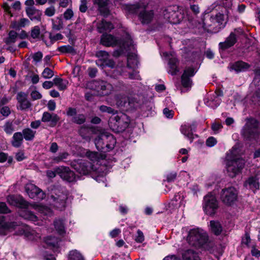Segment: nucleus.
I'll use <instances>...</instances> for the list:
<instances>
[{
	"label": "nucleus",
	"mask_w": 260,
	"mask_h": 260,
	"mask_svg": "<svg viewBox=\"0 0 260 260\" xmlns=\"http://www.w3.org/2000/svg\"><path fill=\"white\" fill-rule=\"evenodd\" d=\"M23 137L21 132L15 133L12 137L11 144L15 148H19L22 144Z\"/></svg>",
	"instance_id": "c756f323"
},
{
	"label": "nucleus",
	"mask_w": 260,
	"mask_h": 260,
	"mask_svg": "<svg viewBox=\"0 0 260 260\" xmlns=\"http://www.w3.org/2000/svg\"><path fill=\"white\" fill-rule=\"evenodd\" d=\"M177 177V173L172 172L167 175L166 178L168 182L174 181Z\"/></svg>",
	"instance_id": "338daca9"
},
{
	"label": "nucleus",
	"mask_w": 260,
	"mask_h": 260,
	"mask_svg": "<svg viewBox=\"0 0 260 260\" xmlns=\"http://www.w3.org/2000/svg\"><path fill=\"white\" fill-rule=\"evenodd\" d=\"M29 24V21L27 18H21L19 21H12L11 23L12 27L18 29L22 27H24Z\"/></svg>",
	"instance_id": "f704fd0d"
},
{
	"label": "nucleus",
	"mask_w": 260,
	"mask_h": 260,
	"mask_svg": "<svg viewBox=\"0 0 260 260\" xmlns=\"http://www.w3.org/2000/svg\"><path fill=\"white\" fill-rule=\"evenodd\" d=\"M196 127V124L195 123L182 125L180 127V132L190 142H192L194 138L198 137L197 135H194L192 133Z\"/></svg>",
	"instance_id": "a211bd4d"
},
{
	"label": "nucleus",
	"mask_w": 260,
	"mask_h": 260,
	"mask_svg": "<svg viewBox=\"0 0 260 260\" xmlns=\"http://www.w3.org/2000/svg\"><path fill=\"white\" fill-rule=\"evenodd\" d=\"M96 56L99 58L96 61L98 66H103V62L109 58V53L105 51H99L96 53Z\"/></svg>",
	"instance_id": "4c0bfd02"
},
{
	"label": "nucleus",
	"mask_w": 260,
	"mask_h": 260,
	"mask_svg": "<svg viewBox=\"0 0 260 260\" xmlns=\"http://www.w3.org/2000/svg\"><path fill=\"white\" fill-rule=\"evenodd\" d=\"M164 114L165 116L168 118L171 119L174 116V112L173 111L170 110L169 109L166 108L163 110Z\"/></svg>",
	"instance_id": "680f3d73"
},
{
	"label": "nucleus",
	"mask_w": 260,
	"mask_h": 260,
	"mask_svg": "<svg viewBox=\"0 0 260 260\" xmlns=\"http://www.w3.org/2000/svg\"><path fill=\"white\" fill-rule=\"evenodd\" d=\"M54 85L56 86L59 90H64L67 88L68 81L63 80L62 79L59 77H55L53 79Z\"/></svg>",
	"instance_id": "ea45409f"
},
{
	"label": "nucleus",
	"mask_w": 260,
	"mask_h": 260,
	"mask_svg": "<svg viewBox=\"0 0 260 260\" xmlns=\"http://www.w3.org/2000/svg\"><path fill=\"white\" fill-rule=\"evenodd\" d=\"M55 11L56 10L54 6H51L46 9L44 13L45 15L48 17H51L55 14Z\"/></svg>",
	"instance_id": "6e6d98bb"
},
{
	"label": "nucleus",
	"mask_w": 260,
	"mask_h": 260,
	"mask_svg": "<svg viewBox=\"0 0 260 260\" xmlns=\"http://www.w3.org/2000/svg\"><path fill=\"white\" fill-rule=\"evenodd\" d=\"M16 226V222H6L5 217L0 216V235H6L7 231L11 229H15Z\"/></svg>",
	"instance_id": "b1692460"
},
{
	"label": "nucleus",
	"mask_w": 260,
	"mask_h": 260,
	"mask_svg": "<svg viewBox=\"0 0 260 260\" xmlns=\"http://www.w3.org/2000/svg\"><path fill=\"white\" fill-rule=\"evenodd\" d=\"M54 226L57 232L60 235H62L65 233V226L64 221L62 219H56L54 221Z\"/></svg>",
	"instance_id": "e433bc0d"
},
{
	"label": "nucleus",
	"mask_w": 260,
	"mask_h": 260,
	"mask_svg": "<svg viewBox=\"0 0 260 260\" xmlns=\"http://www.w3.org/2000/svg\"><path fill=\"white\" fill-rule=\"evenodd\" d=\"M218 9L220 12H218L214 17L211 16L210 18L211 21H215L218 24H209L207 21L204 22V27L207 28L208 31L213 32H217L222 28H223L228 20L230 19V11L229 9L221 6H218Z\"/></svg>",
	"instance_id": "f257e3e1"
},
{
	"label": "nucleus",
	"mask_w": 260,
	"mask_h": 260,
	"mask_svg": "<svg viewBox=\"0 0 260 260\" xmlns=\"http://www.w3.org/2000/svg\"><path fill=\"white\" fill-rule=\"evenodd\" d=\"M17 100L19 103V109L25 110L29 108L31 104L27 100V95L23 92H18L17 94Z\"/></svg>",
	"instance_id": "aec40b11"
},
{
	"label": "nucleus",
	"mask_w": 260,
	"mask_h": 260,
	"mask_svg": "<svg viewBox=\"0 0 260 260\" xmlns=\"http://www.w3.org/2000/svg\"><path fill=\"white\" fill-rule=\"evenodd\" d=\"M25 191L31 199L42 200L45 197L43 191L33 184L29 183L25 186Z\"/></svg>",
	"instance_id": "4468645a"
},
{
	"label": "nucleus",
	"mask_w": 260,
	"mask_h": 260,
	"mask_svg": "<svg viewBox=\"0 0 260 260\" xmlns=\"http://www.w3.org/2000/svg\"><path fill=\"white\" fill-rule=\"evenodd\" d=\"M63 38V36L60 33L56 34L54 35H53L52 34L50 33V34H49V39L50 40V43H49V44H48L46 42L45 43L47 46H49L52 45L55 41L62 39Z\"/></svg>",
	"instance_id": "09e8293b"
},
{
	"label": "nucleus",
	"mask_w": 260,
	"mask_h": 260,
	"mask_svg": "<svg viewBox=\"0 0 260 260\" xmlns=\"http://www.w3.org/2000/svg\"><path fill=\"white\" fill-rule=\"evenodd\" d=\"M102 138L103 134H101L94 140V143L97 149L101 151H104L106 148L105 141Z\"/></svg>",
	"instance_id": "58836bf2"
},
{
	"label": "nucleus",
	"mask_w": 260,
	"mask_h": 260,
	"mask_svg": "<svg viewBox=\"0 0 260 260\" xmlns=\"http://www.w3.org/2000/svg\"><path fill=\"white\" fill-rule=\"evenodd\" d=\"M208 240L207 233L203 230L196 228L190 230L188 234L187 241L189 244L196 247H200Z\"/></svg>",
	"instance_id": "f03ea898"
},
{
	"label": "nucleus",
	"mask_w": 260,
	"mask_h": 260,
	"mask_svg": "<svg viewBox=\"0 0 260 260\" xmlns=\"http://www.w3.org/2000/svg\"><path fill=\"white\" fill-rule=\"evenodd\" d=\"M57 174L63 180L69 182L76 181V175L74 172L70 170L69 167L60 166L55 168Z\"/></svg>",
	"instance_id": "ddd939ff"
},
{
	"label": "nucleus",
	"mask_w": 260,
	"mask_h": 260,
	"mask_svg": "<svg viewBox=\"0 0 260 260\" xmlns=\"http://www.w3.org/2000/svg\"><path fill=\"white\" fill-rule=\"evenodd\" d=\"M1 113L5 117H8L11 113L10 109L9 107H3L0 111Z\"/></svg>",
	"instance_id": "774afa93"
},
{
	"label": "nucleus",
	"mask_w": 260,
	"mask_h": 260,
	"mask_svg": "<svg viewBox=\"0 0 260 260\" xmlns=\"http://www.w3.org/2000/svg\"><path fill=\"white\" fill-rule=\"evenodd\" d=\"M244 186L252 190L258 189L259 184L258 179L256 177H250L245 182Z\"/></svg>",
	"instance_id": "c85d7f7f"
},
{
	"label": "nucleus",
	"mask_w": 260,
	"mask_h": 260,
	"mask_svg": "<svg viewBox=\"0 0 260 260\" xmlns=\"http://www.w3.org/2000/svg\"><path fill=\"white\" fill-rule=\"evenodd\" d=\"M211 127L215 133H217L222 128V126L220 123L214 122L212 124Z\"/></svg>",
	"instance_id": "e2e57ef3"
},
{
	"label": "nucleus",
	"mask_w": 260,
	"mask_h": 260,
	"mask_svg": "<svg viewBox=\"0 0 260 260\" xmlns=\"http://www.w3.org/2000/svg\"><path fill=\"white\" fill-rule=\"evenodd\" d=\"M237 36L235 32H232L225 41L219 44V47L222 50H225L233 46L237 42Z\"/></svg>",
	"instance_id": "6ab92c4d"
},
{
	"label": "nucleus",
	"mask_w": 260,
	"mask_h": 260,
	"mask_svg": "<svg viewBox=\"0 0 260 260\" xmlns=\"http://www.w3.org/2000/svg\"><path fill=\"white\" fill-rule=\"evenodd\" d=\"M18 37V34L14 31V30H11L9 31L8 34V37L4 39V42L7 44H11L14 43Z\"/></svg>",
	"instance_id": "37998d69"
},
{
	"label": "nucleus",
	"mask_w": 260,
	"mask_h": 260,
	"mask_svg": "<svg viewBox=\"0 0 260 260\" xmlns=\"http://www.w3.org/2000/svg\"><path fill=\"white\" fill-rule=\"evenodd\" d=\"M108 0H93L94 4L98 6L99 11L104 16H107L109 14V10L107 8Z\"/></svg>",
	"instance_id": "cd10ccee"
},
{
	"label": "nucleus",
	"mask_w": 260,
	"mask_h": 260,
	"mask_svg": "<svg viewBox=\"0 0 260 260\" xmlns=\"http://www.w3.org/2000/svg\"><path fill=\"white\" fill-rule=\"evenodd\" d=\"M72 121L73 122L76 124H82L85 122L86 117L84 114H82L76 115L75 116H74L72 118Z\"/></svg>",
	"instance_id": "de8ad7c7"
},
{
	"label": "nucleus",
	"mask_w": 260,
	"mask_h": 260,
	"mask_svg": "<svg viewBox=\"0 0 260 260\" xmlns=\"http://www.w3.org/2000/svg\"><path fill=\"white\" fill-rule=\"evenodd\" d=\"M26 13L31 21H40L41 20L42 12L35 7H26Z\"/></svg>",
	"instance_id": "412c9836"
},
{
	"label": "nucleus",
	"mask_w": 260,
	"mask_h": 260,
	"mask_svg": "<svg viewBox=\"0 0 260 260\" xmlns=\"http://www.w3.org/2000/svg\"><path fill=\"white\" fill-rule=\"evenodd\" d=\"M250 248L251 253L252 256L258 258L260 256V251L256 248V245L255 243L251 245Z\"/></svg>",
	"instance_id": "5fc2aeb1"
},
{
	"label": "nucleus",
	"mask_w": 260,
	"mask_h": 260,
	"mask_svg": "<svg viewBox=\"0 0 260 260\" xmlns=\"http://www.w3.org/2000/svg\"><path fill=\"white\" fill-rule=\"evenodd\" d=\"M96 28L99 32L104 34L111 31L114 27L111 22L103 19L97 23Z\"/></svg>",
	"instance_id": "5701e85b"
},
{
	"label": "nucleus",
	"mask_w": 260,
	"mask_h": 260,
	"mask_svg": "<svg viewBox=\"0 0 260 260\" xmlns=\"http://www.w3.org/2000/svg\"><path fill=\"white\" fill-rule=\"evenodd\" d=\"M52 29L55 30H59L63 27L62 20L59 17H57L55 19H52Z\"/></svg>",
	"instance_id": "c03bdc74"
},
{
	"label": "nucleus",
	"mask_w": 260,
	"mask_h": 260,
	"mask_svg": "<svg viewBox=\"0 0 260 260\" xmlns=\"http://www.w3.org/2000/svg\"><path fill=\"white\" fill-rule=\"evenodd\" d=\"M176 9L175 6H169L163 12L165 19L171 23H178L182 19L180 13L175 10Z\"/></svg>",
	"instance_id": "9d476101"
},
{
	"label": "nucleus",
	"mask_w": 260,
	"mask_h": 260,
	"mask_svg": "<svg viewBox=\"0 0 260 260\" xmlns=\"http://www.w3.org/2000/svg\"><path fill=\"white\" fill-rule=\"evenodd\" d=\"M257 127L258 121L256 119H249L242 129V134L247 140H251L254 139Z\"/></svg>",
	"instance_id": "6e6552de"
},
{
	"label": "nucleus",
	"mask_w": 260,
	"mask_h": 260,
	"mask_svg": "<svg viewBox=\"0 0 260 260\" xmlns=\"http://www.w3.org/2000/svg\"><path fill=\"white\" fill-rule=\"evenodd\" d=\"M57 50L62 53H75L74 48L69 45L60 46L58 48Z\"/></svg>",
	"instance_id": "49530a36"
},
{
	"label": "nucleus",
	"mask_w": 260,
	"mask_h": 260,
	"mask_svg": "<svg viewBox=\"0 0 260 260\" xmlns=\"http://www.w3.org/2000/svg\"><path fill=\"white\" fill-rule=\"evenodd\" d=\"M137 235L135 238V241L138 243H142L144 240V236L143 232L138 230L137 232Z\"/></svg>",
	"instance_id": "13d9d810"
},
{
	"label": "nucleus",
	"mask_w": 260,
	"mask_h": 260,
	"mask_svg": "<svg viewBox=\"0 0 260 260\" xmlns=\"http://www.w3.org/2000/svg\"><path fill=\"white\" fill-rule=\"evenodd\" d=\"M17 234L23 235L25 238L31 241H36L41 237L39 233L26 225L19 227Z\"/></svg>",
	"instance_id": "f8f14e48"
},
{
	"label": "nucleus",
	"mask_w": 260,
	"mask_h": 260,
	"mask_svg": "<svg viewBox=\"0 0 260 260\" xmlns=\"http://www.w3.org/2000/svg\"><path fill=\"white\" fill-rule=\"evenodd\" d=\"M251 239L248 233L245 234L244 237L242 239V243L248 247H250L251 245H250Z\"/></svg>",
	"instance_id": "4d7b16f0"
},
{
	"label": "nucleus",
	"mask_w": 260,
	"mask_h": 260,
	"mask_svg": "<svg viewBox=\"0 0 260 260\" xmlns=\"http://www.w3.org/2000/svg\"><path fill=\"white\" fill-rule=\"evenodd\" d=\"M30 206L34 209L38 210L41 213L47 216H51L52 214L51 209L46 206L38 204H30Z\"/></svg>",
	"instance_id": "c9c22d12"
},
{
	"label": "nucleus",
	"mask_w": 260,
	"mask_h": 260,
	"mask_svg": "<svg viewBox=\"0 0 260 260\" xmlns=\"http://www.w3.org/2000/svg\"><path fill=\"white\" fill-rule=\"evenodd\" d=\"M195 70L193 68L186 69L181 76V84L184 88H190L192 85V81L190 77L195 74Z\"/></svg>",
	"instance_id": "f3484780"
},
{
	"label": "nucleus",
	"mask_w": 260,
	"mask_h": 260,
	"mask_svg": "<svg viewBox=\"0 0 260 260\" xmlns=\"http://www.w3.org/2000/svg\"><path fill=\"white\" fill-rule=\"evenodd\" d=\"M70 260H84L82 255L77 250H72L69 254Z\"/></svg>",
	"instance_id": "8fccbe9b"
},
{
	"label": "nucleus",
	"mask_w": 260,
	"mask_h": 260,
	"mask_svg": "<svg viewBox=\"0 0 260 260\" xmlns=\"http://www.w3.org/2000/svg\"><path fill=\"white\" fill-rule=\"evenodd\" d=\"M218 207V202L215 196L212 193H208L204 197L203 207L207 215H214Z\"/></svg>",
	"instance_id": "39448f33"
},
{
	"label": "nucleus",
	"mask_w": 260,
	"mask_h": 260,
	"mask_svg": "<svg viewBox=\"0 0 260 260\" xmlns=\"http://www.w3.org/2000/svg\"><path fill=\"white\" fill-rule=\"evenodd\" d=\"M36 133V131L29 128H26L22 130L21 133L22 134L23 138L26 141H31L34 139Z\"/></svg>",
	"instance_id": "a19ab883"
},
{
	"label": "nucleus",
	"mask_w": 260,
	"mask_h": 260,
	"mask_svg": "<svg viewBox=\"0 0 260 260\" xmlns=\"http://www.w3.org/2000/svg\"><path fill=\"white\" fill-rule=\"evenodd\" d=\"M245 160L242 158H238L228 161L226 165V170L228 175L233 178L240 173L244 167Z\"/></svg>",
	"instance_id": "0eeeda50"
},
{
	"label": "nucleus",
	"mask_w": 260,
	"mask_h": 260,
	"mask_svg": "<svg viewBox=\"0 0 260 260\" xmlns=\"http://www.w3.org/2000/svg\"><path fill=\"white\" fill-rule=\"evenodd\" d=\"M102 139L105 141L107 150H111L114 148L116 141L112 135L103 133Z\"/></svg>",
	"instance_id": "bb28decb"
},
{
	"label": "nucleus",
	"mask_w": 260,
	"mask_h": 260,
	"mask_svg": "<svg viewBox=\"0 0 260 260\" xmlns=\"http://www.w3.org/2000/svg\"><path fill=\"white\" fill-rule=\"evenodd\" d=\"M238 194V191L235 187H225L221 191L220 200L225 205L231 206L237 201Z\"/></svg>",
	"instance_id": "423d86ee"
},
{
	"label": "nucleus",
	"mask_w": 260,
	"mask_h": 260,
	"mask_svg": "<svg viewBox=\"0 0 260 260\" xmlns=\"http://www.w3.org/2000/svg\"><path fill=\"white\" fill-rule=\"evenodd\" d=\"M87 156L92 161L97 160L99 158V153L96 152H88Z\"/></svg>",
	"instance_id": "69168bd1"
},
{
	"label": "nucleus",
	"mask_w": 260,
	"mask_h": 260,
	"mask_svg": "<svg viewBox=\"0 0 260 260\" xmlns=\"http://www.w3.org/2000/svg\"><path fill=\"white\" fill-rule=\"evenodd\" d=\"M31 37L33 39H38L40 35V29L39 26H35L32 28L30 34Z\"/></svg>",
	"instance_id": "864d4df0"
},
{
	"label": "nucleus",
	"mask_w": 260,
	"mask_h": 260,
	"mask_svg": "<svg viewBox=\"0 0 260 260\" xmlns=\"http://www.w3.org/2000/svg\"><path fill=\"white\" fill-rule=\"evenodd\" d=\"M178 63V61L175 57H172L169 59L168 63L169 67L168 71L169 73L171 74L172 75H175L179 72Z\"/></svg>",
	"instance_id": "7c9ffc66"
},
{
	"label": "nucleus",
	"mask_w": 260,
	"mask_h": 260,
	"mask_svg": "<svg viewBox=\"0 0 260 260\" xmlns=\"http://www.w3.org/2000/svg\"><path fill=\"white\" fill-rule=\"evenodd\" d=\"M5 132L8 135H11L15 131V127L12 121H7L3 126Z\"/></svg>",
	"instance_id": "a18cd8bd"
},
{
	"label": "nucleus",
	"mask_w": 260,
	"mask_h": 260,
	"mask_svg": "<svg viewBox=\"0 0 260 260\" xmlns=\"http://www.w3.org/2000/svg\"><path fill=\"white\" fill-rule=\"evenodd\" d=\"M130 122L129 117L124 114L117 115L110 119V123H113L117 131H124L127 128Z\"/></svg>",
	"instance_id": "1a4fd4ad"
},
{
	"label": "nucleus",
	"mask_w": 260,
	"mask_h": 260,
	"mask_svg": "<svg viewBox=\"0 0 260 260\" xmlns=\"http://www.w3.org/2000/svg\"><path fill=\"white\" fill-rule=\"evenodd\" d=\"M74 13L71 9H68L63 13V17L66 20L71 19Z\"/></svg>",
	"instance_id": "bf43d9fd"
},
{
	"label": "nucleus",
	"mask_w": 260,
	"mask_h": 260,
	"mask_svg": "<svg viewBox=\"0 0 260 260\" xmlns=\"http://www.w3.org/2000/svg\"><path fill=\"white\" fill-rule=\"evenodd\" d=\"M31 98L34 100L41 99L42 97V94L37 90H34L30 93Z\"/></svg>",
	"instance_id": "0e129e2a"
},
{
	"label": "nucleus",
	"mask_w": 260,
	"mask_h": 260,
	"mask_svg": "<svg viewBox=\"0 0 260 260\" xmlns=\"http://www.w3.org/2000/svg\"><path fill=\"white\" fill-rule=\"evenodd\" d=\"M183 260H201L198 253L191 249L184 252L182 254Z\"/></svg>",
	"instance_id": "2f4dec72"
},
{
	"label": "nucleus",
	"mask_w": 260,
	"mask_h": 260,
	"mask_svg": "<svg viewBox=\"0 0 260 260\" xmlns=\"http://www.w3.org/2000/svg\"><path fill=\"white\" fill-rule=\"evenodd\" d=\"M68 155L69 154L67 152L60 153L57 156L54 157L52 160L54 163H59L66 159Z\"/></svg>",
	"instance_id": "3c124183"
},
{
	"label": "nucleus",
	"mask_w": 260,
	"mask_h": 260,
	"mask_svg": "<svg viewBox=\"0 0 260 260\" xmlns=\"http://www.w3.org/2000/svg\"><path fill=\"white\" fill-rule=\"evenodd\" d=\"M92 84L95 86V90L103 95L110 94L113 89L111 84L104 81H94Z\"/></svg>",
	"instance_id": "2eb2a0df"
},
{
	"label": "nucleus",
	"mask_w": 260,
	"mask_h": 260,
	"mask_svg": "<svg viewBox=\"0 0 260 260\" xmlns=\"http://www.w3.org/2000/svg\"><path fill=\"white\" fill-rule=\"evenodd\" d=\"M210 227L211 232L217 236L219 235L222 231V227L220 222L218 221H210Z\"/></svg>",
	"instance_id": "473e14b6"
},
{
	"label": "nucleus",
	"mask_w": 260,
	"mask_h": 260,
	"mask_svg": "<svg viewBox=\"0 0 260 260\" xmlns=\"http://www.w3.org/2000/svg\"><path fill=\"white\" fill-rule=\"evenodd\" d=\"M146 6L141 5L140 4H136L131 7V10L133 13H139V18L143 24L149 23L153 18V12L152 11H147L145 10Z\"/></svg>",
	"instance_id": "20e7f679"
},
{
	"label": "nucleus",
	"mask_w": 260,
	"mask_h": 260,
	"mask_svg": "<svg viewBox=\"0 0 260 260\" xmlns=\"http://www.w3.org/2000/svg\"><path fill=\"white\" fill-rule=\"evenodd\" d=\"M141 98L139 95L136 94L129 97L118 95L116 98V104L118 106L124 107L126 110H131L139 106Z\"/></svg>",
	"instance_id": "7ed1b4c3"
},
{
	"label": "nucleus",
	"mask_w": 260,
	"mask_h": 260,
	"mask_svg": "<svg viewBox=\"0 0 260 260\" xmlns=\"http://www.w3.org/2000/svg\"><path fill=\"white\" fill-rule=\"evenodd\" d=\"M67 196L63 192H59L51 196L50 202L55 208L62 210L66 207Z\"/></svg>",
	"instance_id": "9b49d317"
},
{
	"label": "nucleus",
	"mask_w": 260,
	"mask_h": 260,
	"mask_svg": "<svg viewBox=\"0 0 260 260\" xmlns=\"http://www.w3.org/2000/svg\"><path fill=\"white\" fill-rule=\"evenodd\" d=\"M7 201L10 205L21 208H27L29 206L21 196L18 195H10Z\"/></svg>",
	"instance_id": "dca6fc26"
},
{
	"label": "nucleus",
	"mask_w": 260,
	"mask_h": 260,
	"mask_svg": "<svg viewBox=\"0 0 260 260\" xmlns=\"http://www.w3.org/2000/svg\"><path fill=\"white\" fill-rule=\"evenodd\" d=\"M81 170H79V173L83 175L88 174L91 170V164L87 161L83 162L80 165Z\"/></svg>",
	"instance_id": "79ce46f5"
},
{
	"label": "nucleus",
	"mask_w": 260,
	"mask_h": 260,
	"mask_svg": "<svg viewBox=\"0 0 260 260\" xmlns=\"http://www.w3.org/2000/svg\"><path fill=\"white\" fill-rule=\"evenodd\" d=\"M54 76V72L50 68L47 67L42 73V76L45 79H50Z\"/></svg>",
	"instance_id": "603ef678"
},
{
	"label": "nucleus",
	"mask_w": 260,
	"mask_h": 260,
	"mask_svg": "<svg viewBox=\"0 0 260 260\" xmlns=\"http://www.w3.org/2000/svg\"><path fill=\"white\" fill-rule=\"evenodd\" d=\"M250 66L243 61H238L230 64V69L231 70H234L236 72H243L247 70Z\"/></svg>",
	"instance_id": "a878e982"
},
{
	"label": "nucleus",
	"mask_w": 260,
	"mask_h": 260,
	"mask_svg": "<svg viewBox=\"0 0 260 260\" xmlns=\"http://www.w3.org/2000/svg\"><path fill=\"white\" fill-rule=\"evenodd\" d=\"M22 210L20 215L21 217L25 219L31 221L32 222L38 221V217L35 215L32 212L27 210L26 208Z\"/></svg>",
	"instance_id": "72a5a7b5"
},
{
	"label": "nucleus",
	"mask_w": 260,
	"mask_h": 260,
	"mask_svg": "<svg viewBox=\"0 0 260 260\" xmlns=\"http://www.w3.org/2000/svg\"><path fill=\"white\" fill-rule=\"evenodd\" d=\"M43 57V54L41 52H37L33 54L32 58L36 62H40Z\"/></svg>",
	"instance_id": "052dcab7"
},
{
	"label": "nucleus",
	"mask_w": 260,
	"mask_h": 260,
	"mask_svg": "<svg viewBox=\"0 0 260 260\" xmlns=\"http://www.w3.org/2000/svg\"><path fill=\"white\" fill-rule=\"evenodd\" d=\"M118 40L111 35L104 34L101 38V43L107 47L115 46L118 44Z\"/></svg>",
	"instance_id": "4be33fe9"
},
{
	"label": "nucleus",
	"mask_w": 260,
	"mask_h": 260,
	"mask_svg": "<svg viewBox=\"0 0 260 260\" xmlns=\"http://www.w3.org/2000/svg\"><path fill=\"white\" fill-rule=\"evenodd\" d=\"M59 119V116L56 114H50L48 112H45L43 114L41 120L44 122L50 121L52 126H55Z\"/></svg>",
	"instance_id": "393cba45"
}]
</instances>
